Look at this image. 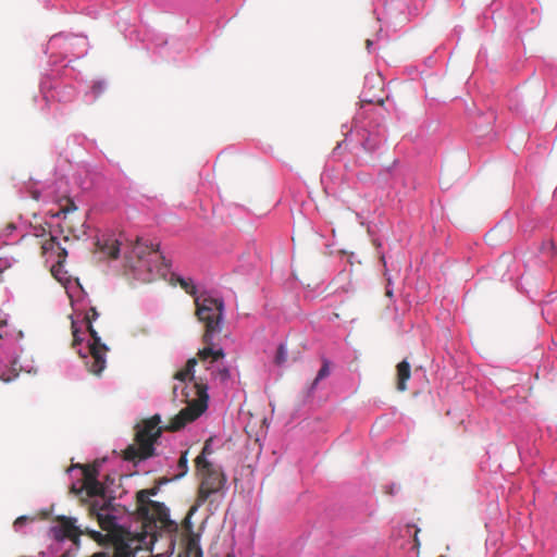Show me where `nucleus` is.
Here are the masks:
<instances>
[{
	"instance_id": "nucleus-9",
	"label": "nucleus",
	"mask_w": 557,
	"mask_h": 557,
	"mask_svg": "<svg viewBox=\"0 0 557 557\" xmlns=\"http://www.w3.org/2000/svg\"><path fill=\"white\" fill-rule=\"evenodd\" d=\"M96 251L110 259H117L120 255V243L112 236L98 238L95 243Z\"/></svg>"
},
{
	"instance_id": "nucleus-35",
	"label": "nucleus",
	"mask_w": 557,
	"mask_h": 557,
	"mask_svg": "<svg viewBox=\"0 0 557 557\" xmlns=\"http://www.w3.org/2000/svg\"><path fill=\"white\" fill-rule=\"evenodd\" d=\"M226 557H234V556H232V555H227Z\"/></svg>"
},
{
	"instance_id": "nucleus-16",
	"label": "nucleus",
	"mask_w": 557,
	"mask_h": 557,
	"mask_svg": "<svg viewBox=\"0 0 557 557\" xmlns=\"http://www.w3.org/2000/svg\"><path fill=\"white\" fill-rule=\"evenodd\" d=\"M331 373V369H330V361L327 359H323L322 360V367L321 369L319 370L314 381L312 382V386L311 388H314L315 385L319 383V381L327 377Z\"/></svg>"
},
{
	"instance_id": "nucleus-5",
	"label": "nucleus",
	"mask_w": 557,
	"mask_h": 557,
	"mask_svg": "<svg viewBox=\"0 0 557 557\" xmlns=\"http://www.w3.org/2000/svg\"><path fill=\"white\" fill-rule=\"evenodd\" d=\"M55 522L57 525L52 528V531L57 539H69L74 543H77L79 536L84 533L90 535L92 539H98V536H100L99 532L91 531L89 529L83 531L76 525V519L71 517L58 516L55 518Z\"/></svg>"
},
{
	"instance_id": "nucleus-6",
	"label": "nucleus",
	"mask_w": 557,
	"mask_h": 557,
	"mask_svg": "<svg viewBox=\"0 0 557 557\" xmlns=\"http://www.w3.org/2000/svg\"><path fill=\"white\" fill-rule=\"evenodd\" d=\"M110 499H95L89 505V515L95 517L103 531L112 532L116 529V518L111 513Z\"/></svg>"
},
{
	"instance_id": "nucleus-31",
	"label": "nucleus",
	"mask_w": 557,
	"mask_h": 557,
	"mask_svg": "<svg viewBox=\"0 0 557 557\" xmlns=\"http://www.w3.org/2000/svg\"><path fill=\"white\" fill-rule=\"evenodd\" d=\"M149 491H150L149 496H150V495H156V493H157V490H156V488H151V490H149Z\"/></svg>"
},
{
	"instance_id": "nucleus-33",
	"label": "nucleus",
	"mask_w": 557,
	"mask_h": 557,
	"mask_svg": "<svg viewBox=\"0 0 557 557\" xmlns=\"http://www.w3.org/2000/svg\"><path fill=\"white\" fill-rule=\"evenodd\" d=\"M176 389H177V387H176V386H174V387H173V394H174V395L176 394Z\"/></svg>"
},
{
	"instance_id": "nucleus-19",
	"label": "nucleus",
	"mask_w": 557,
	"mask_h": 557,
	"mask_svg": "<svg viewBox=\"0 0 557 557\" xmlns=\"http://www.w3.org/2000/svg\"><path fill=\"white\" fill-rule=\"evenodd\" d=\"M187 454H188L187 450L182 453V455L177 461V468H178L180 472L177 474H175V478H182L187 473V471H188Z\"/></svg>"
},
{
	"instance_id": "nucleus-11",
	"label": "nucleus",
	"mask_w": 557,
	"mask_h": 557,
	"mask_svg": "<svg viewBox=\"0 0 557 557\" xmlns=\"http://www.w3.org/2000/svg\"><path fill=\"white\" fill-rule=\"evenodd\" d=\"M82 490H85L89 497L99 496L100 497L99 499L106 498L104 497L106 487L98 480L95 482L83 484L82 488H79V490H77L75 487V485L72 486V492H74L76 494H79L82 492Z\"/></svg>"
},
{
	"instance_id": "nucleus-23",
	"label": "nucleus",
	"mask_w": 557,
	"mask_h": 557,
	"mask_svg": "<svg viewBox=\"0 0 557 557\" xmlns=\"http://www.w3.org/2000/svg\"><path fill=\"white\" fill-rule=\"evenodd\" d=\"M55 252H57V257H58V261L57 262H58V264L61 265L65 261V259H66L67 251H66L65 248H63V247H61L59 245L57 250H55Z\"/></svg>"
},
{
	"instance_id": "nucleus-21",
	"label": "nucleus",
	"mask_w": 557,
	"mask_h": 557,
	"mask_svg": "<svg viewBox=\"0 0 557 557\" xmlns=\"http://www.w3.org/2000/svg\"><path fill=\"white\" fill-rule=\"evenodd\" d=\"M181 287L189 295L195 296L197 293L196 286L193 284L191 280L180 278L178 280Z\"/></svg>"
},
{
	"instance_id": "nucleus-30",
	"label": "nucleus",
	"mask_w": 557,
	"mask_h": 557,
	"mask_svg": "<svg viewBox=\"0 0 557 557\" xmlns=\"http://www.w3.org/2000/svg\"><path fill=\"white\" fill-rule=\"evenodd\" d=\"M366 45H367V49H370V47L372 46V41L370 39H368L366 41Z\"/></svg>"
},
{
	"instance_id": "nucleus-3",
	"label": "nucleus",
	"mask_w": 557,
	"mask_h": 557,
	"mask_svg": "<svg viewBox=\"0 0 557 557\" xmlns=\"http://www.w3.org/2000/svg\"><path fill=\"white\" fill-rule=\"evenodd\" d=\"M211 453L210 438L205 442L201 453L195 459L196 472L201 479L196 500L198 506L205 504L212 494L222 490L226 482L224 473L208 460L207 457Z\"/></svg>"
},
{
	"instance_id": "nucleus-15",
	"label": "nucleus",
	"mask_w": 557,
	"mask_h": 557,
	"mask_svg": "<svg viewBox=\"0 0 557 557\" xmlns=\"http://www.w3.org/2000/svg\"><path fill=\"white\" fill-rule=\"evenodd\" d=\"M79 468L83 470V484H87L98 480V469L95 466H79Z\"/></svg>"
},
{
	"instance_id": "nucleus-20",
	"label": "nucleus",
	"mask_w": 557,
	"mask_h": 557,
	"mask_svg": "<svg viewBox=\"0 0 557 557\" xmlns=\"http://www.w3.org/2000/svg\"><path fill=\"white\" fill-rule=\"evenodd\" d=\"M59 245L60 243L57 240V238L54 236H50L41 245L42 255L55 251Z\"/></svg>"
},
{
	"instance_id": "nucleus-7",
	"label": "nucleus",
	"mask_w": 557,
	"mask_h": 557,
	"mask_svg": "<svg viewBox=\"0 0 557 557\" xmlns=\"http://www.w3.org/2000/svg\"><path fill=\"white\" fill-rule=\"evenodd\" d=\"M194 509H191L185 517L181 527L182 537L185 546L184 556L180 554L178 557H202V550L199 544V535L194 533L190 516Z\"/></svg>"
},
{
	"instance_id": "nucleus-13",
	"label": "nucleus",
	"mask_w": 557,
	"mask_h": 557,
	"mask_svg": "<svg viewBox=\"0 0 557 557\" xmlns=\"http://www.w3.org/2000/svg\"><path fill=\"white\" fill-rule=\"evenodd\" d=\"M198 361H201L198 356H197V358L188 359V361L186 362L185 368L178 370L174 374L173 377L175 380L181 381V382H185L186 380H193L194 379L193 371H194L195 366L198 363Z\"/></svg>"
},
{
	"instance_id": "nucleus-10",
	"label": "nucleus",
	"mask_w": 557,
	"mask_h": 557,
	"mask_svg": "<svg viewBox=\"0 0 557 557\" xmlns=\"http://www.w3.org/2000/svg\"><path fill=\"white\" fill-rule=\"evenodd\" d=\"M159 250V244H146L141 238H137L127 258H137L138 260L144 259L145 256L156 253Z\"/></svg>"
},
{
	"instance_id": "nucleus-27",
	"label": "nucleus",
	"mask_w": 557,
	"mask_h": 557,
	"mask_svg": "<svg viewBox=\"0 0 557 557\" xmlns=\"http://www.w3.org/2000/svg\"><path fill=\"white\" fill-rule=\"evenodd\" d=\"M119 557H135L132 552H127L123 554L122 552H119Z\"/></svg>"
},
{
	"instance_id": "nucleus-25",
	"label": "nucleus",
	"mask_w": 557,
	"mask_h": 557,
	"mask_svg": "<svg viewBox=\"0 0 557 557\" xmlns=\"http://www.w3.org/2000/svg\"><path fill=\"white\" fill-rule=\"evenodd\" d=\"M72 327H73V336H74V341H73V346H75L79 339H78V331L74 327V322H72Z\"/></svg>"
},
{
	"instance_id": "nucleus-28",
	"label": "nucleus",
	"mask_w": 557,
	"mask_h": 557,
	"mask_svg": "<svg viewBox=\"0 0 557 557\" xmlns=\"http://www.w3.org/2000/svg\"><path fill=\"white\" fill-rule=\"evenodd\" d=\"M90 557H109L106 553H96Z\"/></svg>"
},
{
	"instance_id": "nucleus-2",
	"label": "nucleus",
	"mask_w": 557,
	"mask_h": 557,
	"mask_svg": "<svg viewBox=\"0 0 557 557\" xmlns=\"http://www.w3.org/2000/svg\"><path fill=\"white\" fill-rule=\"evenodd\" d=\"M195 305L196 317L205 325L202 335L205 347L199 349L198 357L201 362L212 364L225 356L223 349H213L214 337L222 331L224 302L218 298L197 296Z\"/></svg>"
},
{
	"instance_id": "nucleus-32",
	"label": "nucleus",
	"mask_w": 557,
	"mask_h": 557,
	"mask_svg": "<svg viewBox=\"0 0 557 557\" xmlns=\"http://www.w3.org/2000/svg\"><path fill=\"white\" fill-rule=\"evenodd\" d=\"M3 325H5V321L1 320L0 321V327L3 326Z\"/></svg>"
},
{
	"instance_id": "nucleus-36",
	"label": "nucleus",
	"mask_w": 557,
	"mask_h": 557,
	"mask_svg": "<svg viewBox=\"0 0 557 557\" xmlns=\"http://www.w3.org/2000/svg\"><path fill=\"white\" fill-rule=\"evenodd\" d=\"M440 557H446V556H444V555H441Z\"/></svg>"
},
{
	"instance_id": "nucleus-26",
	"label": "nucleus",
	"mask_w": 557,
	"mask_h": 557,
	"mask_svg": "<svg viewBox=\"0 0 557 557\" xmlns=\"http://www.w3.org/2000/svg\"><path fill=\"white\" fill-rule=\"evenodd\" d=\"M26 520H27V518H26V517H24V516L18 517V518L15 520L14 525H15V527L21 525V524L25 523V522H26Z\"/></svg>"
},
{
	"instance_id": "nucleus-37",
	"label": "nucleus",
	"mask_w": 557,
	"mask_h": 557,
	"mask_svg": "<svg viewBox=\"0 0 557 557\" xmlns=\"http://www.w3.org/2000/svg\"><path fill=\"white\" fill-rule=\"evenodd\" d=\"M0 337H2V335L0 334Z\"/></svg>"
},
{
	"instance_id": "nucleus-17",
	"label": "nucleus",
	"mask_w": 557,
	"mask_h": 557,
	"mask_svg": "<svg viewBox=\"0 0 557 557\" xmlns=\"http://www.w3.org/2000/svg\"><path fill=\"white\" fill-rule=\"evenodd\" d=\"M150 491H139L137 493V502L139 504V510L145 513L149 509V503L151 502L149 499Z\"/></svg>"
},
{
	"instance_id": "nucleus-8",
	"label": "nucleus",
	"mask_w": 557,
	"mask_h": 557,
	"mask_svg": "<svg viewBox=\"0 0 557 557\" xmlns=\"http://www.w3.org/2000/svg\"><path fill=\"white\" fill-rule=\"evenodd\" d=\"M147 518L159 522L161 528L168 532H177L178 525L170 519L169 509L166 506L159 502H150L149 509L144 513Z\"/></svg>"
},
{
	"instance_id": "nucleus-18",
	"label": "nucleus",
	"mask_w": 557,
	"mask_h": 557,
	"mask_svg": "<svg viewBox=\"0 0 557 557\" xmlns=\"http://www.w3.org/2000/svg\"><path fill=\"white\" fill-rule=\"evenodd\" d=\"M211 374L214 379L219 380L221 383H225L231 380V372L227 367L218 368L216 370H212Z\"/></svg>"
},
{
	"instance_id": "nucleus-29",
	"label": "nucleus",
	"mask_w": 557,
	"mask_h": 557,
	"mask_svg": "<svg viewBox=\"0 0 557 557\" xmlns=\"http://www.w3.org/2000/svg\"><path fill=\"white\" fill-rule=\"evenodd\" d=\"M0 377H1V380H2L3 382H7V383H8V382H10V381L12 380V377H11V376H5L4 374H2Z\"/></svg>"
},
{
	"instance_id": "nucleus-4",
	"label": "nucleus",
	"mask_w": 557,
	"mask_h": 557,
	"mask_svg": "<svg viewBox=\"0 0 557 557\" xmlns=\"http://www.w3.org/2000/svg\"><path fill=\"white\" fill-rule=\"evenodd\" d=\"M99 312L95 307H91L85 314V322L91 337V343L88 345L89 358L86 361L88 371L92 374L99 375L106 368V352L108 347L101 342L100 336L92 326V322L97 320Z\"/></svg>"
},
{
	"instance_id": "nucleus-12",
	"label": "nucleus",
	"mask_w": 557,
	"mask_h": 557,
	"mask_svg": "<svg viewBox=\"0 0 557 557\" xmlns=\"http://www.w3.org/2000/svg\"><path fill=\"white\" fill-rule=\"evenodd\" d=\"M410 364L403 360L397 364V389L404 392L407 389L406 383L410 379Z\"/></svg>"
},
{
	"instance_id": "nucleus-1",
	"label": "nucleus",
	"mask_w": 557,
	"mask_h": 557,
	"mask_svg": "<svg viewBox=\"0 0 557 557\" xmlns=\"http://www.w3.org/2000/svg\"><path fill=\"white\" fill-rule=\"evenodd\" d=\"M198 389V399L188 404L165 426H161L160 414H153L148 419L141 420L135 426L134 444L128 445L123 450V458L127 461L138 462L154 456V444L160 438L163 431L176 432L183 429L187 423L193 422L207 409L208 395L207 386L195 382Z\"/></svg>"
},
{
	"instance_id": "nucleus-22",
	"label": "nucleus",
	"mask_w": 557,
	"mask_h": 557,
	"mask_svg": "<svg viewBox=\"0 0 557 557\" xmlns=\"http://www.w3.org/2000/svg\"><path fill=\"white\" fill-rule=\"evenodd\" d=\"M287 360V351L284 345H280L275 356V362L282 364Z\"/></svg>"
},
{
	"instance_id": "nucleus-24",
	"label": "nucleus",
	"mask_w": 557,
	"mask_h": 557,
	"mask_svg": "<svg viewBox=\"0 0 557 557\" xmlns=\"http://www.w3.org/2000/svg\"><path fill=\"white\" fill-rule=\"evenodd\" d=\"M418 533H419V530H416L414 532V536H413V547L417 549V552H419V547H420V541L418 539Z\"/></svg>"
},
{
	"instance_id": "nucleus-34",
	"label": "nucleus",
	"mask_w": 557,
	"mask_h": 557,
	"mask_svg": "<svg viewBox=\"0 0 557 557\" xmlns=\"http://www.w3.org/2000/svg\"><path fill=\"white\" fill-rule=\"evenodd\" d=\"M60 557H69V554L67 553L62 554Z\"/></svg>"
},
{
	"instance_id": "nucleus-14",
	"label": "nucleus",
	"mask_w": 557,
	"mask_h": 557,
	"mask_svg": "<svg viewBox=\"0 0 557 557\" xmlns=\"http://www.w3.org/2000/svg\"><path fill=\"white\" fill-rule=\"evenodd\" d=\"M76 210H77V207H76L75 202L73 201V199L66 198L65 203L60 205L59 211L57 213H54L53 216H57V218L63 216L65 219L69 213L74 212Z\"/></svg>"
}]
</instances>
